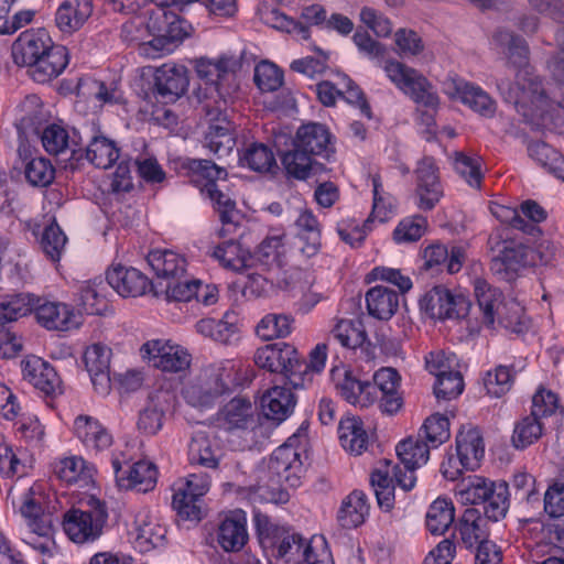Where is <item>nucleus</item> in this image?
Masks as SVG:
<instances>
[{
  "label": "nucleus",
  "instance_id": "nucleus-40",
  "mask_svg": "<svg viewBox=\"0 0 564 564\" xmlns=\"http://www.w3.org/2000/svg\"><path fill=\"white\" fill-rule=\"evenodd\" d=\"M35 296L30 293L0 295V329L33 312Z\"/></svg>",
  "mask_w": 564,
  "mask_h": 564
},
{
  "label": "nucleus",
  "instance_id": "nucleus-38",
  "mask_svg": "<svg viewBox=\"0 0 564 564\" xmlns=\"http://www.w3.org/2000/svg\"><path fill=\"white\" fill-rule=\"evenodd\" d=\"M369 509L370 507L366 494L361 490H352L341 501L337 520L340 527L345 529L357 528L366 521Z\"/></svg>",
  "mask_w": 564,
  "mask_h": 564
},
{
  "label": "nucleus",
  "instance_id": "nucleus-34",
  "mask_svg": "<svg viewBox=\"0 0 564 564\" xmlns=\"http://www.w3.org/2000/svg\"><path fill=\"white\" fill-rule=\"evenodd\" d=\"M217 421L225 430H246L253 422V406L249 399L236 397L218 412Z\"/></svg>",
  "mask_w": 564,
  "mask_h": 564
},
{
  "label": "nucleus",
  "instance_id": "nucleus-57",
  "mask_svg": "<svg viewBox=\"0 0 564 564\" xmlns=\"http://www.w3.org/2000/svg\"><path fill=\"white\" fill-rule=\"evenodd\" d=\"M330 335L343 347L356 349L367 339L364 324L359 319H339L333 327Z\"/></svg>",
  "mask_w": 564,
  "mask_h": 564
},
{
  "label": "nucleus",
  "instance_id": "nucleus-20",
  "mask_svg": "<svg viewBox=\"0 0 564 564\" xmlns=\"http://www.w3.org/2000/svg\"><path fill=\"white\" fill-rule=\"evenodd\" d=\"M108 284L122 297L143 295L150 285L147 275L134 268L115 264L106 274Z\"/></svg>",
  "mask_w": 564,
  "mask_h": 564
},
{
  "label": "nucleus",
  "instance_id": "nucleus-21",
  "mask_svg": "<svg viewBox=\"0 0 564 564\" xmlns=\"http://www.w3.org/2000/svg\"><path fill=\"white\" fill-rule=\"evenodd\" d=\"M23 379L46 395L62 392L61 379L55 369L42 358L32 357L22 361Z\"/></svg>",
  "mask_w": 564,
  "mask_h": 564
},
{
  "label": "nucleus",
  "instance_id": "nucleus-25",
  "mask_svg": "<svg viewBox=\"0 0 564 564\" xmlns=\"http://www.w3.org/2000/svg\"><path fill=\"white\" fill-rule=\"evenodd\" d=\"M91 0H64L55 13V24L64 34H73L80 30L91 17Z\"/></svg>",
  "mask_w": 564,
  "mask_h": 564
},
{
  "label": "nucleus",
  "instance_id": "nucleus-64",
  "mask_svg": "<svg viewBox=\"0 0 564 564\" xmlns=\"http://www.w3.org/2000/svg\"><path fill=\"white\" fill-rule=\"evenodd\" d=\"M427 229V219L421 215L403 218L393 230L397 243H411L421 239Z\"/></svg>",
  "mask_w": 564,
  "mask_h": 564
},
{
  "label": "nucleus",
  "instance_id": "nucleus-60",
  "mask_svg": "<svg viewBox=\"0 0 564 564\" xmlns=\"http://www.w3.org/2000/svg\"><path fill=\"white\" fill-rule=\"evenodd\" d=\"M370 484L380 509L390 511L394 506V488L398 485L394 476L390 477L388 469H376L371 473Z\"/></svg>",
  "mask_w": 564,
  "mask_h": 564
},
{
  "label": "nucleus",
  "instance_id": "nucleus-30",
  "mask_svg": "<svg viewBox=\"0 0 564 564\" xmlns=\"http://www.w3.org/2000/svg\"><path fill=\"white\" fill-rule=\"evenodd\" d=\"M171 398L167 391H156L150 395L147 405L139 414L138 429L142 433L155 435L162 429Z\"/></svg>",
  "mask_w": 564,
  "mask_h": 564
},
{
  "label": "nucleus",
  "instance_id": "nucleus-54",
  "mask_svg": "<svg viewBox=\"0 0 564 564\" xmlns=\"http://www.w3.org/2000/svg\"><path fill=\"white\" fill-rule=\"evenodd\" d=\"M496 321L500 326L516 334L525 333L530 326L523 306L513 299L505 301L497 308Z\"/></svg>",
  "mask_w": 564,
  "mask_h": 564
},
{
  "label": "nucleus",
  "instance_id": "nucleus-55",
  "mask_svg": "<svg viewBox=\"0 0 564 564\" xmlns=\"http://www.w3.org/2000/svg\"><path fill=\"white\" fill-rule=\"evenodd\" d=\"M455 519V509L452 501L436 499L431 503L426 513V528L434 535L444 534Z\"/></svg>",
  "mask_w": 564,
  "mask_h": 564
},
{
  "label": "nucleus",
  "instance_id": "nucleus-10",
  "mask_svg": "<svg viewBox=\"0 0 564 564\" xmlns=\"http://www.w3.org/2000/svg\"><path fill=\"white\" fill-rule=\"evenodd\" d=\"M140 352L142 358L148 359L153 367L164 372H182L191 366L192 357L188 351L169 340H149L141 346Z\"/></svg>",
  "mask_w": 564,
  "mask_h": 564
},
{
  "label": "nucleus",
  "instance_id": "nucleus-2",
  "mask_svg": "<svg viewBox=\"0 0 564 564\" xmlns=\"http://www.w3.org/2000/svg\"><path fill=\"white\" fill-rule=\"evenodd\" d=\"M302 473L301 454L292 445L283 444L271 454L267 469L263 470V476H260L259 489L267 488L273 495L276 491L279 500L286 501L288 494L282 487H299Z\"/></svg>",
  "mask_w": 564,
  "mask_h": 564
},
{
  "label": "nucleus",
  "instance_id": "nucleus-27",
  "mask_svg": "<svg viewBox=\"0 0 564 564\" xmlns=\"http://www.w3.org/2000/svg\"><path fill=\"white\" fill-rule=\"evenodd\" d=\"M147 260L155 275L166 282L182 279L186 274L187 260L184 254L174 250H152Z\"/></svg>",
  "mask_w": 564,
  "mask_h": 564
},
{
  "label": "nucleus",
  "instance_id": "nucleus-14",
  "mask_svg": "<svg viewBox=\"0 0 564 564\" xmlns=\"http://www.w3.org/2000/svg\"><path fill=\"white\" fill-rule=\"evenodd\" d=\"M188 83L185 66L166 63L154 73V94L165 104L174 102L186 93Z\"/></svg>",
  "mask_w": 564,
  "mask_h": 564
},
{
  "label": "nucleus",
  "instance_id": "nucleus-12",
  "mask_svg": "<svg viewBox=\"0 0 564 564\" xmlns=\"http://www.w3.org/2000/svg\"><path fill=\"white\" fill-rule=\"evenodd\" d=\"M36 322L47 330L67 332L79 327L82 316L65 303L35 297L33 307Z\"/></svg>",
  "mask_w": 564,
  "mask_h": 564
},
{
  "label": "nucleus",
  "instance_id": "nucleus-43",
  "mask_svg": "<svg viewBox=\"0 0 564 564\" xmlns=\"http://www.w3.org/2000/svg\"><path fill=\"white\" fill-rule=\"evenodd\" d=\"M473 283L475 296L482 314V323L491 327L496 322L497 308L505 303L502 294L482 278H476Z\"/></svg>",
  "mask_w": 564,
  "mask_h": 564
},
{
  "label": "nucleus",
  "instance_id": "nucleus-31",
  "mask_svg": "<svg viewBox=\"0 0 564 564\" xmlns=\"http://www.w3.org/2000/svg\"><path fill=\"white\" fill-rule=\"evenodd\" d=\"M86 159L98 169H109L120 156L116 141L105 135L100 129H93L85 149Z\"/></svg>",
  "mask_w": 564,
  "mask_h": 564
},
{
  "label": "nucleus",
  "instance_id": "nucleus-32",
  "mask_svg": "<svg viewBox=\"0 0 564 564\" xmlns=\"http://www.w3.org/2000/svg\"><path fill=\"white\" fill-rule=\"evenodd\" d=\"M456 452L463 467L467 470L477 468L485 454L481 432L473 426L463 427L456 436Z\"/></svg>",
  "mask_w": 564,
  "mask_h": 564
},
{
  "label": "nucleus",
  "instance_id": "nucleus-63",
  "mask_svg": "<svg viewBox=\"0 0 564 564\" xmlns=\"http://www.w3.org/2000/svg\"><path fill=\"white\" fill-rule=\"evenodd\" d=\"M235 144L228 123L210 124L204 138V147L218 156L228 154Z\"/></svg>",
  "mask_w": 564,
  "mask_h": 564
},
{
  "label": "nucleus",
  "instance_id": "nucleus-6",
  "mask_svg": "<svg viewBox=\"0 0 564 564\" xmlns=\"http://www.w3.org/2000/svg\"><path fill=\"white\" fill-rule=\"evenodd\" d=\"M383 69L388 78L416 104L430 109L436 108L437 95L433 91L430 82L416 69L393 59L387 61Z\"/></svg>",
  "mask_w": 564,
  "mask_h": 564
},
{
  "label": "nucleus",
  "instance_id": "nucleus-11",
  "mask_svg": "<svg viewBox=\"0 0 564 564\" xmlns=\"http://www.w3.org/2000/svg\"><path fill=\"white\" fill-rule=\"evenodd\" d=\"M415 174L416 206L423 212L432 210L444 195L435 160L431 156L423 158L417 163Z\"/></svg>",
  "mask_w": 564,
  "mask_h": 564
},
{
  "label": "nucleus",
  "instance_id": "nucleus-48",
  "mask_svg": "<svg viewBox=\"0 0 564 564\" xmlns=\"http://www.w3.org/2000/svg\"><path fill=\"white\" fill-rule=\"evenodd\" d=\"M341 446L356 455H360L368 446V435L362 421L357 417L340 420L338 427Z\"/></svg>",
  "mask_w": 564,
  "mask_h": 564
},
{
  "label": "nucleus",
  "instance_id": "nucleus-17",
  "mask_svg": "<svg viewBox=\"0 0 564 564\" xmlns=\"http://www.w3.org/2000/svg\"><path fill=\"white\" fill-rule=\"evenodd\" d=\"M53 40L45 29L22 32L12 44V58L18 66H31L48 50Z\"/></svg>",
  "mask_w": 564,
  "mask_h": 564
},
{
  "label": "nucleus",
  "instance_id": "nucleus-47",
  "mask_svg": "<svg viewBox=\"0 0 564 564\" xmlns=\"http://www.w3.org/2000/svg\"><path fill=\"white\" fill-rule=\"evenodd\" d=\"M91 471L79 456L64 457L53 464L54 475L68 485L82 482L86 486L91 479Z\"/></svg>",
  "mask_w": 564,
  "mask_h": 564
},
{
  "label": "nucleus",
  "instance_id": "nucleus-49",
  "mask_svg": "<svg viewBox=\"0 0 564 564\" xmlns=\"http://www.w3.org/2000/svg\"><path fill=\"white\" fill-rule=\"evenodd\" d=\"M543 430L542 419L530 412L514 424L511 436L513 447L520 451L525 449L541 438Z\"/></svg>",
  "mask_w": 564,
  "mask_h": 564
},
{
  "label": "nucleus",
  "instance_id": "nucleus-42",
  "mask_svg": "<svg viewBox=\"0 0 564 564\" xmlns=\"http://www.w3.org/2000/svg\"><path fill=\"white\" fill-rule=\"evenodd\" d=\"M212 256L227 270L241 272L251 269L250 251L232 239L216 246Z\"/></svg>",
  "mask_w": 564,
  "mask_h": 564
},
{
  "label": "nucleus",
  "instance_id": "nucleus-44",
  "mask_svg": "<svg viewBox=\"0 0 564 564\" xmlns=\"http://www.w3.org/2000/svg\"><path fill=\"white\" fill-rule=\"evenodd\" d=\"M214 204V208L219 214L223 228L220 236H226L236 230L239 225V212L236 207V202L229 197L228 194L219 189L218 185L212 187L204 193Z\"/></svg>",
  "mask_w": 564,
  "mask_h": 564
},
{
  "label": "nucleus",
  "instance_id": "nucleus-22",
  "mask_svg": "<svg viewBox=\"0 0 564 564\" xmlns=\"http://www.w3.org/2000/svg\"><path fill=\"white\" fill-rule=\"evenodd\" d=\"M181 169L185 172L189 182L198 187L203 194L216 186L217 181H226L228 177L227 170L210 160L185 159L181 163Z\"/></svg>",
  "mask_w": 564,
  "mask_h": 564
},
{
  "label": "nucleus",
  "instance_id": "nucleus-4",
  "mask_svg": "<svg viewBox=\"0 0 564 564\" xmlns=\"http://www.w3.org/2000/svg\"><path fill=\"white\" fill-rule=\"evenodd\" d=\"M108 508L105 501L89 497L87 510L70 509L63 517V529L66 535L77 544L98 540L108 521Z\"/></svg>",
  "mask_w": 564,
  "mask_h": 564
},
{
  "label": "nucleus",
  "instance_id": "nucleus-41",
  "mask_svg": "<svg viewBox=\"0 0 564 564\" xmlns=\"http://www.w3.org/2000/svg\"><path fill=\"white\" fill-rule=\"evenodd\" d=\"M492 41L498 46L507 47L508 64L518 69L531 68L529 66V46L524 39L511 31L498 29Z\"/></svg>",
  "mask_w": 564,
  "mask_h": 564
},
{
  "label": "nucleus",
  "instance_id": "nucleus-15",
  "mask_svg": "<svg viewBox=\"0 0 564 564\" xmlns=\"http://www.w3.org/2000/svg\"><path fill=\"white\" fill-rule=\"evenodd\" d=\"M110 358L111 349L100 343L93 344L84 352L86 370L95 391L100 395H107L111 390Z\"/></svg>",
  "mask_w": 564,
  "mask_h": 564
},
{
  "label": "nucleus",
  "instance_id": "nucleus-62",
  "mask_svg": "<svg viewBox=\"0 0 564 564\" xmlns=\"http://www.w3.org/2000/svg\"><path fill=\"white\" fill-rule=\"evenodd\" d=\"M192 494L191 490H186L177 484L172 498V507L183 519L199 521L202 518L200 498L193 497Z\"/></svg>",
  "mask_w": 564,
  "mask_h": 564
},
{
  "label": "nucleus",
  "instance_id": "nucleus-51",
  "mask_svg": "<svg viewBox=\"0 0 564 564\" xmlns=\"http://www.w3.org/2000/svg\"><path fill=\"white\" fill-rule=\"evenodd\" d=\"M546 212L534 200H525L520 205V212L513 210L510 219L512 228L521 230L528 235L540 232L536 224L545 220Z\"/></svg>",
  "mask_w": 564,
  "mask_h": 564
},
{
  "label": "nucleus",
  "instance_id": "nucleus-23",
  "mask_svg": "<svg viewBox=\"0 0 564 564\" xmlns=\"http://www.w3.org/2000/svg\"><path fill=\"white\" fill-rule=\"evenodd\" d=\"M330 378L338 393L348 402L362 408L371 404L370 392L373 390L369 381L356 379L350 371L344 367H334L330 370Z\"/></svg>",
  "mask_w": 564,
  "mask_h": 564
},
{
  "label": "nucleus",
  "instance_id": "nucleus-18",
  "mask_svg": "<svg viewBox=\"0 0 564 564\" xmlns=\"http://www.w3.org/2000/svg\"><path fill=\"white\" fill-rule=\"evenodd\" d=\"M68 62L67 48L52 42L48 50L28 67V74L34 82L45 84L58 77Z\"/></svg>",
  "mask_w": 564,
  "mask_h": 564
},
{
  "label": "nucleus",
  "instance_id": "nucleus-58",
  "mask_svg": "<svg viewBox=\"0 0 564 564\" xmlns=\"http://www.w3.org/2000/svg\"><path fill=\"white\" fill-rule=\"evenodd\" d=\"M417 436L426 442L431 449L437 448L449 440L448 419L438 413L429 416L420 429Z\"/></svg>",
  "mask_w": 564,
  "mask_h": 564
},
{
  "label": "nucleus",
  "instance_id": "nucleus-9",
  "mask_svg": "<svg viewBox=\"0 0 564 564\" xmlns=\"http://www.w3.org/2000/svg\"><path fill=\"white\" fill-rule=\"evenodd\" d=\"M421 308L432 318H464L468 315L470 302L463 295H455L448 289L437 285L420 300Z\"/></svg>",
  "mask_w": 564,
  "mask_h": 564
},
{
  "label": "nucleus",
  "instance_id": "nucleus-28",
  "mask_svg": "<svg viewBox=\"0 0 564 564\" xmlns=\"http://www.w3.org/2000/svg\"><path fill=\"white\" fill-rule=\"evenodd\" d=\"M449 85L454 89V95L475 112L486 118L495 116L497 104L481 87L459 78L452 79Z\"/></svg>",
  "mask_w": 564,
  "mask_h": 564
},
{
  "label": "nucleus",
  "instance_id": "nucleus-36",
  "mask_svg": "<svg viewBox=\"0 0 564 564\" xmlns=\"http://www.w3.org/2000/svg\"><path fill=\"white\" fill-rule=\"evenodd\" d=\"M458 532L462 543L467 549L477 547L485 541H489L488 522L476 508L464 511L458 522Z\"/></svg>",
  "mask_w": 564,
  "mask_h": 564
},
{
  "label": "nucleus",
  "instance_id": "nucleus-35",
  "mask_svg": "<svg viewBox=\"0 0 564 564\" xmlns=\"http://www.w3.org/2000/svg\"><path fill=\"white\" fill-rule=\"evenodd\" d=\"M295 395L285 387H273L261 398V408L267 419L281 423L294 410Z\"/></svg>",
  "mask_w": 564,
  "mask_h": 564
},
{
  "label": "nucleus",
  "instance_id": "nucleus-19",
  "mask_svg": "<svg viewBox=\"0 0 564 564\" xmlns=\"http://www.w3.org/2000/svg\"><path fill=\"white\" fill-rule=\"evenodd\" d=\"M74 433L86 449L99 453L108 449L113 437L101 422L90 415L80 414L74 421Z\"/></svg>",
  "mask_w": 564,
  "mask_h": 564
},
{
  "label": "nucleus",
  "instance_id": "nucleus-50",
  "mask_svg": "<svg viewBox=\"0 0 564 564\" xmlns=\"http://www.w3.org/2000/svg\"><path fill=\"white\" fill-rule=\"evenodd\" d=\"M295 227L297 236L305 241V246L302 248L303 252L307 256L315 254L321 247L322 231L316 216L310 209L301 210L295 220Z\"/></svg>",
  "mask_w": 564,
  "mask_h": 564
},
{
  "label": "nucleus",
  "instance_id": "nucleus-53",
  "mask_svg": "<svg viewBox=\"0 0 564 564\" xmlns=\"http://www.w3.org/2000/svg\"><path fill=\"white\" fill-rule=\"evenodd\" d=\"M497 484L479 476L468 477L457 486L456 495L463 503L482 505Z\"/></svg>",
  "mask_w": 564,
  "mask_h": 564
},
{
  "label": "nucleus",
  "instance_id": "nucleus-37",
  "mask_svg": "<svg viewBox=\"0 0 564 564\" xmlns=\"http://www.w3.org/2000/svg\"><path fill=\"white\" fill-rule=\"evenodd\" d=\"M280 158L286 175L299 181H306L323 169V164L295 145L283 152Z\"/></svg>",
  "mask_w": 564,
  "mask_h": 564
},
{
  "label": "nucleus",
  "instance_id": "nucleus-59",
  "mask_svg": "<svg viewBox=\"0 0 564 564\" xmlns=\"http://www.w3.org/2000/svg\"><path fill=\"white\" fill-rule=\"evenodd\" d=\"M240 163L259 173L270 172L273 167H276L272 150L263 143L249 145L240 156Z\"/></svg>",
  "mask_w": 564,
  "mask_h": 564
},
{
  "label": "nucleus",
  "instance_id": "nucleus-45",
  "mask_svg": "<svg viewBox=\"0 0 564 564\" xmlns=\"http://www.w3.org/2000/svg\"><path fill=\"white\" fill-rule=\"evenodd\" d=\"M156 478V467L150 462L140 460L129 467L126 477L120 478V488L148 492L155 487Z\"/></svg>",
  "mask_w": 564,
  "mask_h": 564
},
{
  "label": "nucleus",
  "instance_id": "nucleus-46",
  "mask_svg": "<svg viewBox=\"0 0 564 564\" xmlns=\"http://www.w3.org/2000/svg\"><path fill=\"white\" fill-rule=\"evenodd\" d=\"M283 247L282 236L264 238L254 252H250L251 269L259 268L261 272H264L273 267H279Z\"/></svg>",
  "mask_w": 564,
  "mask_h": 564
},
{
  "label": "nucleus",
  "instance_id": "nucleus-61",
  "mask_svg": "<svg viewBox=\"0 0 564 564\" xmlns=\"http://www.w3.org/2000/svg\"><path fill=\"white\" fill-rule=\"evenodd\" d=\"M484 506V518L487 522L499 521L503 519L509 509V487L505 481H499L497 487L492 489V494L482 503Z\"/></svg>",
  "mask_w": 564,
  "mask_h": 564
},
{
  "label": "nucleus",
  "instance_id": "nucleus-33",
  "mask_svg": "<svg viewBox=\"0 0 564 564\" xmlns=\"http://www.w3.org/2000/svg\"><path fill=\"white\" fill-rule=\"evenodd\" d=\"M18 155L24 163V176L30 185L46 187L54 181L55 169L51 161L41 156L32 158L26 143L19 145Z\"/></svg>",
  "mask_w": 564,
  "mask_h": 564
},
{
  "label": "nucleus",
  "instance_id": "nucleus-16",
  "mask_svg": "<svg viewBox=\"0 0 564 564\" xmlns=\"http://www.w3.org/2000/svg\"><path fill=\"white\" fill-rule=\"evenodd\" d=\"M292 145L299 147L313 158L328 159L335 152L332 133L325 124L318 122L302 124L293 138Z\"/></svg>",
  "mask_w": 564,
  "mask_h": 564
},
{
  "label": "nucleus",
  "instance_id": "nucleus-8",
  "mask_svg": "<svg viewBox=\"0 0 564 564\" xmlns=\"http://www.w3.org/2000/svg\"><path fill=\"white\" fill-rule=\"evenodd\" d=\"M395 451L401 465L393 466L394 479L402 490L410 491L416 482L414 473L427 463L431 448L419 436H410L401 441L397 445Z\"/></svg>",
  "mask_w": 564,
  "mask_h": 564
},
{
  "label": "nucleus",
  "instance_id": "nucleus-13",
  "mask_svg": "<svg viewBox=\"0 0 564 564\" xmlns=\"http://www.w3.org/2000/svg\"><path fill=\"white\" fill-rule=\"evenodd\" d=\"M400 384V376L393 368H381L373 375V382L370 387L371 404L379 400L381 412L392 415L397 413L403 405V399L398 391Z\"/></svg>",
  "mask_w": 564,
  "mask_h": 564
},
{
  "label": "nucleus",
  "instance_id": "nucleus-26",
  "mask_svg": "<svg viewBox=\"0 0 564 564\" xmlns=\"http://www.w3.org/2000/svg\"><path fill=\"white\" fill-rule=\"evenodd\" d=\"M189 31L191 25L178 14L171 11L160 37L151 39L148 42V46L155 52L153 57L172 53L189 35Z\"/></svg>",
  "mask_w": 564,
  "mask_h": 564
},
{
  "label": "nucleus",
  "instance_id": "nucleus-29",
  "mask_svg": "<svg viewBox=\"0 0 564 564\" xmlns=\"http://www.w3.org/2000/svg\"><path fill=\"white\" fill-rule=\"evenodd\" d=\"M221 456L223 449L215 437L205 432H197L193 435L188 445V460L192 465L216 470Z\"/></svg>",
  "mask_w": 564,
  "mask_h": 564
},
{
  "label": "nucleus",
  "instance_id": "nucleus-1",
  "mask_svg": "<svg viewBox=\"0 0 564 564\" xmlns=\"http://www.w3.org/2000/svg\"><path fill=\"white\" fill-rule=\"evenodd\" d=\"M497 88L525 122L539 126L544 119L547 96L541 77L533 68L518 69L513 83L507 78L497 79Z\"/></svg>",
  "mask_w": 564,
  "mask_h": 564
},
{
  "label": "nucleus",
  "instance_id": "nucleus-52",
  "mask_svg": "<svg viewBox=\"0 0 564 564\" xmlns=\"http://www.w3.org/2000/svg\"><path fill=\"white\" fill-rule=\"evenodd\" d=\"M529 155L555 177L564 181V156L543 141H533L528 147Z\"/></svg>",
  "mask_w": 564,
  "mask_h": 564
},
{
  "label": "nucleus",
  "instance_id": "nucleus-56",
  "mask_svg": "<svg viewBox=\"0 0 564 564\" xmlns=\"http://www.w3.org/2000/svg\"><path fill=\"white\" fill-rule=\"evenodd\" d=\"M306 542L300 534L283 529L282 532L271 541L270 546L276 551V556L288 562L301 563L304 560Z\"/></svg>",
  "mask_w": 564,
  "mask_h": 564
},
{
  "label": "nucleus",
  "instance_id": "nucleus-7",
  "mask_svg": "<svg viewBox=\"0 0 564 564\" xmlns=\"http://www.w3.org/2000/svg\"><path fill=\"white\" fill-rule=\"evenodd\" d=\"M534 251L522 242L505 240L490 261V271L498 279L511 282L527 268L535 265Z\"/></svg>",
  "mask_w": 564,
  "mask_h": 564
},
{
  "label": "nucleus",
  "instance_id": "nucleus-5",
  "mask_svg": "<svg viewBox=\"0 0 564 564\" xmlns=\"http://www.w3.org/2000/svg\"><path fill=\"white\" fill-rule=\"evenodd\" d=\"M230 371L224 365L203 368L184 388L182 394L195 408H210L228 390Z\"/></svg>",
  "mask_w": 564,
  "mask_h": 564
},
{
  "label": "nucleus",
  "instance_id": "nucleus-24",
  "mask_svg": "<svg viewBox=\"0 0 564 564\" xmlns=\"http://www.w3.org/2000/svg\"><path fill=\"white\" fill-rule=\"evenodd\" d=\"M248 541L247 518L243 511L230 512L219 523L217 542L225 552H239Z\"/></svg>",
  "mask_w": 564,
  "mask_h": 564
},
{
  "label": "nucleus",
  "instance_id": "nucleus-39",
  "mask_svg": "<svg viewBox=\"0 0 564 564\" xmlns=\"http://www.w3.org/2000/svg\"><path fill=\"white\" fill-rule=\"evenodd\" d=\"M369 315L381 319H390L399 307V294L387 286L376 285L366 293Z\"/></svg>",
  "mask_w": 564,
  "mask_h": 564
},
{
  "label": "nucleus",
  "instance_id": "nucleus-3",
  "mask_svg": "<svg viewBox=\"0 0 564 564\" xmlns=\"http://www.w3.org/2000/svg\"><path fill=\"white\" fill-rule=\"evenodd\" d=\"M253 360L259 368L282 375L294 389L303 388L305 359L293 345L267 344L256 350Z\"/></svg>",
  "mask_w": 564,
  "mask_h": 564
}]
</instances>
